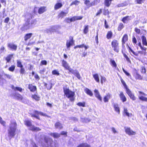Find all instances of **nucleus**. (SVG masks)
<instances>
[{"label":"nucleus","mask_w":147,"mask_h":147,"mask_svg":"<svg viewBox=\"0 0 147 147\" xmlns=\"http://www.w3.org/2000/svg\"><path fill=\"white\" fill-rule=\"evenodd\" d=\"M17 123L16 121H11L8 129V137L10 138L13 137L16 135Z\"/></svg>","instance_id":"1"},{"label":"nucleus","mask_w":147,"mask_h":147,"mask_svg":"<svg viewBox=\"0 0 147 147\" xmlns=\"http://www.w3.org/2000/svg\"><path fill=\"white\" fill-rule=\"evenodd\" d=\"M64 94L68 98H69L70 101L73 102L75 100V92L69 90V88H63Z\"/></svg>","instance_id":"2"},{"label":"nucleus","mask_w":147,"mask_h":147,"mask_svg":"<svg viewBox=\"0 0 147 147\" xmlns=\"http://www.w3.org/2000/svg\"><path fill=\"white\" fill-rule=\"evenodd\" d=\"M120 81L124 86L125 89V91L126 93L128 94L130 98L133 100H135L136 99V97L132 93V92L127 87L124 81L123 80L121 76L119 77Z\"/></svg>","instance_id":"3"},{"label":"nucleus","mask_w":147,"mask_h":147,"mask_svg":"<svg viewBox=\"0 0 147 147\" xmlns=\"http://www.w3.org/2000/svg\"><path fill=\"white\" fill-rule=\"evenodd\" d=\"M24 125L27 127H30L29 130L33 131H38L41 129L38 127H35L32 125L31 121L29 120H25L24 121Z\"/></svg>","instance_id":"4"},{"label":"nucleus","mask_w":147,"mask_h":147,"mask_svg":"<svg viewBox=\"0 0 147 147\" xmlns=\"http://www.w3.org/2000/svg\"><path fill=\"white\" fill-rule=\"evenodd\" d=\"M140 49L144 51L143 52L142 51H138L136 52H134L129 46H128V49H129V53L131 52L135 56L138 57L139 56V55L140 54V56L144 55H145L146 54V48L142 46L141 47Z\"/></svg>","instance_id":"5"},{"label":"nucleus","mask_w":147,"mask_h":147,"mask_svg":"<svg viewBox=\"0 0 147 147\" xmlns=\"http://www.w3.org/2000/svg\"><path fill=\"white\" fill-rule=\"evenodd\" d=\"M34 113H30L31 116L32 117H35L36 119L40 120V118L39 117V115H40L41 116L49 117L47 114L44 113L41 111H39L37 110H35L33 111Z\"/></svg>","instance_id":"6"},{"label":"nucleus","mask_w":147,"mask_h":147,"mask_svg":"<svg viewBox=\"0 0 147 147\" xmlns=\"http://www.w3.org/2000/svg\"><path fill=\"white\" fill-rule=\"evenodd\" d=\"M111 46L113 50L117 53L119 52L120 50L119 41L116 39H114L111 42Z\"/></svg>","instance_id":"7"},{"label":"nucleus","mask_w":147,"mask_h":147,"mask_svg":"<svg viewBox=\"0 0 147 147\" xmlns=\"http://www.w3.org/2000/svg\"><path fill=\"white\" fill-rule=\"evenodd\" d=\"M44 140L47 144V147H54L55 146V143L52 138L45 136Z\"/></svg>","instance_id":"8"},{"label":"nucleus","mask_w":147,"mask_h":147,"mask_svg":"<svg viewBox=\"0 0 147 147\" xmlns=\"http://www.w3.org/2000/svg\"><path fill=\"white\" fill-rule=\"evenodd\" d=\"M30 28V21L27 20L25 23L23 24L21 28L20 29L22 31H23L29 29Z\"/></svg>","instance_id":"9"},{"label":"nucleus","mask_w":147,"mask_h":147,"mask_svg":"<svg viewBox=\"0 0 147 147\" xmlns=\"http://www.w3.org/2000/svg\"><path fill=\"white\" fill-rule=\"evenodd\" d=\"M74 37L72 36H70L69 37V40H67L66 42V46L67 48H68L70 47L71 46L74 45Z\"/></svg>","instance_id":"10"},{"label":"nucleus","mask_w":147,"mask_h":147,"mask_svg":"<svg viewBox=\"0 0 147 147\" xmlns=\"http://www.w3.org/2000/svg\"><path fill=\"white\" fill-rule=\"evenodd\" d=\"M136 70V73L133 74V76L136 80H142L143 79V76H142Z\"/></svg>","instance_id":"11"},{"label":"nucleus","mask_w":147,"mask_h":147,"mask_svg":"<svg viewBox=\"0 0 147 147\" xmlns=\"http://www.w3.org/2000/svg\"><path fill=\"white\" fill-rule=\"evenodd\" d=\"M125 133L129 135H135L136 134L135 131H133L129 127H125Z\"/></svg>","instance_id":"12"},{"label":"nucleus","mask_w":147,"mask_h":147,"mask_svg":"<svg viewBox=\"0 0 147 147\" xmlns=\"http://www.w3.org/2000/svg\"><path fill=\"white\" fill-rule=\"evenodd\" d=\"M128 38L127 34H125L122 37L121 39V43L122 47H125V44L128 40Z\"/></svg>","instance_id":"13"},{"label":"nucleus","mask_w":147,"mask_h":147,"mask_svg":"<svg viewBox=\"0 0 147 147\" xmlns=\"http://www.w3.org/2000/svg\"><path fill=\"white\" fill-rule=\"evenodd\" d=\"M94 92L95 97L100 101H102V98L98 90L97 89H95Z\"/></svg>","instance_id":"14"},{"label":"nucleus","mask_w":147,"mask_h":147,"mask_svg":"<svg viewBox=\"0 0 147 147\" xmlns=\"http://www.w3.org/2000/svg\"><path fill=\"white\" fill-rule=\"evenodd\" d=\"M28 88L31 92H34L37 90L36 87L35 86H33L32 84L28 85Z\"/></svg>","instance_id":"15"},{"label":"nucleus","mask_w":147,"mask_h":147,"mask_svg":"<svg viewBox=\"0 0 147 147\" xmlns=\"http://www.w3.org/2000/svg\"><path fill=\"white\" fill-rule=\"evenodd\" d=\"M120 100L123 102L126 101L127 98L123 92H120L119 94Z\"/></svg>","instance_id":"16"},{"label":"nucleus","mask_w":147,"mask_h":147,"mask_svg":"<svg viewBox=\"0 0 147 147\" xmlns=\"http://www.w3.org/2000/svg\"><path fill=\"white\" fill-rule=\"evenodd\" d=\"M95 1H94L91 3H90V1L89 0H85L84 2V3L86 6H88L89 7H90L95 5Z\"/></svg>","instance_id":"17"},{"label":"nucleus","mask_w":147,"mask_h":147,"mask_svg":"<svg viewBox=\"0 0 147 147\" xmlns=\"http://www.w3.org/2000/svg\"><path fill=\"white\" fill-rule=\"evenodd\" d=\"M68 11H67L65 12L63 11H61L58 15V18H62L66 16L68 13Z\"/></svg>","instance_id":"18"},{"label":"nucleus","mask_w":147,"mask_h":147,"mask_svg":"<svg viewBox=\"0 0 147 147\" xmlns=\"http://www.w3.org/2000/svg\"><path fill=\"white\" fill-rule=\"evenodd\" d=\"M47 10V7L46 6L40 7L38 9V12L40 14H42L45 12Z\"/></svg>","instance_id":"19"},{"label":"nucleus","mask_w":147,"mask_h":147,"mask_svg":"<svg viewBox=\"0 0 147 147\" xmlns=\"http://www.w3.org/2000/svg\"><path fill=\"white\" fill-rule=\"evenodd\" d=\"M55 128L59 129H60L63 128V127L62 124L59 121H57L55 124Z\"/></svg>","instance_id":"20"},{"label":"nucleus","mask_w":147,"mask_h":147,"mask_svg":"<svg viewBox=\"0 0 147 147\" xmlns=\"http://www.w3.org/2000/svg\"><path fill=\"white\" fill-rule=\"evenodd\" d=\"M111 96V95L109 93L107 94L103 98V101L105 102H107L109 101Z\"/></svg>","instance_id":"21"},{"label":"nucleus","mask_w":147,"mask_h":147,"mask_svg":"<svg viewBox=\"0 0 147 147\" xmlns=\"http://www.w3.org/2000/svg\"><path fill=\"white\" fill-rule=\"evenodd\" d=\"M31 97L33 99L36 101H38L40 100V97L38 94H32Z\"/></svg>","instance_id":"22"},{"label":"nucleus","mask_w":147,"mask_h":147,"mask_svg":"<svg viewBox=\"0 0 147 147\" xmlns=\"http://www.w3.org/2000/svg\"><path fill=\"white\" fill-rule=\"evenodd\" d=\"M14 96L16 99L19 100H22L23 98L22 96L19 93H16L14 94Z\"/></svg>","instance_id":"23"},{"label":"nucleus","mask_w":147,"mask_h":147,"mask_svg":"<svg viewBox=\"0 0 147 147\" xmlns=\"http://www.w3.org/2000/svg\"><path fill=\"white\" fill-rule=\"evenodd\" d=\"M32 35V33H28L25 34L24 36V41H26L30 39Z\"/></svg>","instance_id":"24"},{"label":"nucleus","mask_w":147,"mask_h":147,"mask_svg":"<svg viewBox=\"0 0 147 147\" xmlns=\"http://www.w3.org/2000/svg\"><path fill=\"white\" fill-rule=\"evenodd\" d=\"M7 46L11 49L14 51H16L17 49V46L13 44L9 43Z\"/></svg>","instance_id":"25"},{"label":"nucleus","mask_w":147,"mask_h":147,"mask_svg":"<svg viewBox=\"0 0 147 147\" xmlns=\"http://www.w3.org/2000/svg\"><path fill=\"white\" fill-rule=\"evenodd\" d=\"M62 66L65 69L67 70L68 69V68L69 67V66L66 61H65L64 60H63L62 61Z\"/></svg>","instance_id":"26"},{"label":"nucleus","mask_w":147,"mask_h":147,"mask_svg":"<svg viewBox=\"0 0 147 147\" xmlns=\"http://www.w3.org/2000/svg\"><path fill=\"white\" fill-rule=\"evenodd\" d=\"M113 36V33L111 30L108 31L107 33L106 37L107 39H109L112 38Z\"/></svg>","instance_id":"27"},{"label":"nucleus","mask_w":147,"mask_h":147,"mask_svg":"<svg viewBox=\"0 0 147 147\" xmlns=\"http://www.w3.org/2000/svg\"><path fill=\"white\" fill-rule=\"evenodd\" d=\"M63 5L61 3H57L54 5V9L57 10L61 7Z\"/></svg>","instance_id":"28"},{"label":"nucleus","mask_w":147,"mask_h":147,"mask_svg":"<svg viewBox=\"0 0 147 147\" xmlns=\"http://www.w3.org/2000/svg\"><path fill=\"white\" fill-rule=\"evenodd\" d=\"M85 92L88 95L90 96H92L93 95V94L92 92L87 88H86L84 89Z\"/></svg>","instance_id":"29"},{"label":"nucleus","mask_w":147,"mask_h":147,"mask_svg":"<svg viewBox=\"0 0 147 147\" xmlns=\"http://www.w3.org/2000/svg\"><path fill=\"white\" fill-rule=\"evenodd\" d=\"M13 56V54H9L5 58L6 61V63H9L11 61Z\"/></svg>","instance_id":"30"},{"label":"nucleus","mask_w":147,"mask_h":147,"mask_svg":"<svg viewBox=\"0 0 147 147\" xmlns=\"http://www.w3.org/2000/svg\"><path fill=\"white\" fill-rule=\"evenodd\" d=\"M113 0H105L104 4L105 6L109 7L111 4L112 1Z\"/></svg>","instance_id":"31"},{"label":"nucleus","mask_w":147,"mask_h":147,"mask_svg":"<svg viewBox=\"0 0 147 147\" xmlns=\"http://www.w3.org/2000/svg\"><path fill=\"white\" fill-rule=\"evenodd\" d=\"M141 39L143 45L147 46V41L146 37L143 35L141 37Z\"/></svg>","instance_id":"32"},{"label":"nucleus","mask_w":147,"mask_h":147,"mask_svg":"<svg viewBox=\"0 0 147 147\" xmlns=\"http://www.w3.org/2000/svg\"><path fill=\"white\" fill-rule=\"evenodd\" d=\"M110 13V12L108 9L105 7L103 11V14L105 16H109Z\"/></svg>","instance_id":"33"},{"label":"nucleus","mask_w":147,"mask_h":147,"mask_svg":"<svg viewBox=\"0 0 147 147\" xmlns=\"http://www.w3.org/2000/svg\"><path fill=\"white\" fill-rule=\"evenodd\" d=\"M11 88L14 91L17 90L20 92H21L22 90V89L21 88L19 87H15L13 85H12L11 86Z\"/></svg>","instance_id":"34"},{"label":"nucleus","mask_w":147,"mask_h":147,"mask_svg":"<svg viewBox=\"0 0 147 147\" xmlns=\"http://www.w3.org/2000/svg\"><path fill=\"white\" fill-rule=\"evenodd\" d=\"M113 107L115 111L118 114H119L120 111L118 105L117 104H114Z\"/></svg>","instance_id":"35"},{"label":"nucleus","mask_w":147,"mask_h":147,"mask_svg":"<svg viewBox=\"0 0 147 147\" xmlns=\"http://www.w3.org/2000/svg\"><path fill=\"white\" fill-rule=\"evenodd\" d=\"M93 77L96 82L98 83L100 82L99 76L97 74H95L93 75Z\"/></svg>","instance_id":"36"},{"label":"nucleus","mask_w":147,"mask_h":147,"mask_svg":"<svg viewBox=\"0 0 147 147\" xmlns=\"http://www.w3.org/2000/svg\"><path fill=\"white\" fill-rule=\"evenodd\" d=\"M140 71L142 74H146V69L145 66H142L140 67Z\"/></svg>","instance_id":"37"},{"label":"nucleus","mask_w":147,"mask_h":147,"mask_svg":"<svg viewBox=\"0 0 147 147\" xmlns=\"http://www.w3.org/2000/svg\"><path fill=\"white\" fill-rule=\"evenodd\" d=\"M110 64L111 66L115 68L117 67V65L115 61L113 59H111L110 60Z\"/></svg>","instance_id":"38"},{"label":"nucleus","mask_w":147,"mask_h":147,"mask_svg":"<svg viewBox=\"0 0 147 147\" xmlns=\"http://www.w3.org/2000/svg\"><path fill=\"white\" fill-rule=\"evenodd\" d=\"M84 47L85 50H86L88 48V47L86 45H85L84 44H82L80 45H77L74 47V49H76L78 48H82Z\"/></svg>","instance_id":"39"},{"label":"nucleus","mask_w":147,"mask_h":147,"mask_svg":"<svg viewBox=\"0 0 147 147\" xmlns=\"http://www.w3.org/2000/svg\"><path fill=\"white\" fill-rule=\"evenodd\" d=\"M50 135L53 136L54 138H58L60 136V134L57 133H51Z\"/></svg>","instance_id":"40"},{"label":"nucleus","mask_w":147,"mask_h":147,"mask_svg":"<svg viewBox=\"0 0 147 147\" xmlns=\"http://www.w3.org/2000/svg\"><path fill=\"white\" fill-rule=\"evenodd\" d=\"M129 17V16H128L124 17L122 18L121 20V21L123 23H125L126 22V21H128L130 20Z\"/></svg>","instance_id":"41"},{"label":"nucleus","mask_w":147,"mask_h":147,"mask_svg":"<svg viewBox=\"0 0 147 147\" xmlns=\"http://www.w3.org/2000/svg\"><path fill=\"white\" fill-rule=\"evenodd\" d=\"M124 24L122 23H120L118 25L117 30L119 31H121L124 28Z\"/></svg>","instance_id":"42"},{"label":"nucleus","mask_w":147,"mask_h":147,"mask_svg":"<svg viewBox=\"0 0 147 147\" xmlns=\"http://www.w3.org/2000/svg\"><path fill=\"white\" fill-rule=\"evenodd\" d=\"M17 66L18 67H23V65L22 64V62L20 60H18L16 61Z\"/></svg>","instance_id":"43"},{"label":"nucleus","mask_w":147,"mask_h":147,"mask_svg":"<svg viewBox=\"0 0 147 147\" xmlns=\"http://www.w3.org/2000/svg\"><path fill=\"white\" fill-rule=\"evenodd\" d=\"M138 98L142 101L147 102V97L142 96H138Z\"/></svg>","instance_id":"44"},{"label":"nucleus","mask_w":147,"mask_h":147,"mask_svg":"<svg viewBox=\"0 0 147 147\" xmlns=\"http://www.w3.org/2000/svg\"><path fill=\"white\" fill-rule=\"evenodd\" d=\"M88 27L89 26L88 25L85 26L83 30V32L84 34H86L88 32Z\"/></svg>","instance_id":"45"},{"label":"nucleus","mask_w":147,"mask_h":147,"mask_svg":"<svg viewBox=\"0 0 147 147\" xmlns=\"http://www.w3.org/2000/svg\"><path fill=\"white\" fill-rule=\"evenodd\" d=\"M44 86L47 88L48 90H50L52 88V84L51 83L47 84L46 83H44Z\"/></svg>","instance_id":"46"},{"label":"nucleus","mask_w":147,"mask_h":147,"mask_svg":"<svg viewBox=\"0 0 147 147\" xmlns=\"http://www.w3.org/2000/svg\"><path fill=\"white\" fill-rule=\"evenodd\" d=\"M19 72L20 74L23 75L25 73V69L23 67V66L22 67H20L19 70Z\"/></svg>","instance_id":"47"},{"label":"nucleus","mask_w":147,"mask_h":147,"mask_svg":"<svg viewBox=\"0 0 147 147\" xmlns=\"http://www.w3.org/2000/svg\"><path fill=\"white\" fill-rule=\"evenodd\" d=\"M15 66L14 65H12L8 68V70L11 72H13L15 69Z\"/></svg>","instance_id":"48"},{"label":"nucleus","mask_w":147,"mask_h":147,"mask_svg":"<svg viewBox=\"0 0 147 147\" xmlns=\"http://www.w3.org/2000/svg\"><path fill=\"white\" fill-rule=\"evenodd\" d=\"M77 78L79 80L81 78V76L79 72L77 71H76V72L74 74Z\"/></svg>","instance_id":"49"},{"label":"nucleus","mask_w":147,"mask_h":147,"mask_svg":"<svg viewBox=\"0 0 147 147\" xmlns=\"http://www.w3.org/2000/svg\"><path fill=\"white\" fill-rule=\"evenodd\" d=\"M52 74L53 75L58 76L59 75V73L58 71L56 69L53 70L52 72Z\"/></svg>","instance_id":"50"},{"label":"nucleus","mask_w":147,"mask_h":147,"mask_svg":"<svg viewBox=\"0 0 147 147\" xmlns=\"http://www.w3.org/2000/svg\"><path fill=\"white\" fill-rule=\"evenodd\" d=\"M80 3V1L77 0H76L73 1L70 4V5H77Z\"/></svg>","instance_id":"51"},{"label":"nucleus","mask_w":147,"mask_h":147,"mask_svg":"<svg viewBox=\"0 0 147 147\" xmlns=\"http://www.w3.org/2000/svg\"><path fill=\"white\" fill-rule=\"evenodd\" d=\"M77 105L79 107H84L85 106V103L84 102H79L77 104Z\"/></svg>","instance_id":"52"},{"label":"nucleus","mask_w":147,"mask_h":147,"mask_svg":"<svg viewBox=\"0 0 147 147\" xmlns=\"http://www.w3.org/2000/svg\"><path fill=\"white\" fill-rule=\"evenodd\" d=\"M67 70H68L69 72L73 74H74L76 72V70H74L73 69L71 68L70 66L68 68V69H67Z\"/></svg>","instance_id":"53"},{"label":"nucleus","mask_w":147,"mask_h":147,"mask_svg":"<svg viewBox=\"0 0 147 147\" xmlns=\"http://www.w3.org/2000/svg\"><path fill=\"white\" fill-rule=\"evenodd\" d=\"M123 55L124 57L126 59V60L129 62H131V61L129 58L126 55V54L125 53H123Z\"/></svg>","instance_id":"54"},{"label":"nucleus","mask_w":147,"mask_h":147,"mask_svg":"<svg viewBox=\"0 0 147 147\" xmlns=\"http://www.w3.org/2000/svg\"><path fill=\"white\" fill-rule=\"evenodd\" d=\"M106 78L105 77L101 76L100 80L102 84L103 83L106 81Z\"/></svg>","instance_id":"55"},{"label":"nucleus","mask_w":147,"mask_h":147,"mask_svg":"<svg viewBox=\"0 0 147 147\" xmlns=\"http://www.w3.org/2000/svg\"><path fill=\"white\" fill-rule=\"evenodd\" d=\"M102 13V9H100L96 13V16H99Z\"/></svg>","instance_id":"56"},{"label":"nucleus","mask_w":147,"mask_h":147,"mask_svg":"<svg viewBox=\"0 0 147 147\" xmlns=\"http://www.w3.org/2000/svg\"><path fill=\"white\" fill-rule=\"evenodd\" d=\"M145 0H135V1L136 2L137 4H141L143 3Z\"/></svg>","instance_id":"57"},{"label":"nucleus","mask_w":147,"mask_h":147,"mask_svg":"<svg viewBox=\"0 0 147 147\" xmlns=\"http://www.w3.org/2000/svg\"><path fill=\"white\" fill-rule=\"evenodd\" d=\"M95 40L96 43L97 44H98V31L97 32L96 35L95 36Z\"/></svg>","instance_id":"58"},{"label":"nucleus","mask_w":147,"mask_h":147,"mask_svg":"<svg viewBox=\"0 0 147 147\" xmlns=\"http://www.w3.org/2000/svg\"><path fill=\"white\" fill-rule=\"evenodd\" d=\"M67 131H62L61 132L60 134V135H64V136H67Z\"/></svg>","instance_id":"59"},{"label":"nucleus","mask_w":147,"mask_h":147,"mask_svg":"<svg viewBox=\"0 0 147 147\" xmlns=\"http://www.w3.org/2000/svg\"><path fill=\"white\" fill-rule=\"evenodd\" d=\"M70 18H66L65 19V21L67 23L71 22Z\"/></svg>","instance_id":"60"},{"label":"nucleus","mask_w":147,"mask_h":147,"mask_svg":"<svg viewBox=\"0 0 147 147\" xmlns=\"http://www.w3.org/2000/svg\"><path fill=\"white\" fill-rule=\"evenodd\" d=\"M46 71V69L45 68H43L42 69L40 70L39 71V73L41 74H44V73Z\"/></svg>","instance_id":"61"},{"label":"nucleus","mask_w":147,"mask_h":147,"mask_svg":"<svg viewBox=\"0 0 147 147\" xmlns=\"http://www.w3.org/2000/svg\"><path fill=\"white\" fill-rule=\"evenodd\" d=\"M132 42L134 44H136L137 43V40L136 38L134 36L133 37L132 39Z\"/></svg>","instance_id":"62"},{"label":"nucleus","mask_w":147,"mask_h":147,"mask_svg":"<svg viewBox=\"0 0 147 147\" xmlns=\"http://www.w3.org/2000/svg\"><path fill=\"white\" fill-rule=\"evenodd\" d=\"M40 63H41V65H46L47 64V62L45 60H43L41 61Z\"/></svg>","instance_id":"63"},{"label":"nucleus","mask_w":147,"mask_h":147,"mask_svg":"<svg viewBox=\"0 0 147 147\" xmlns=\"http://www.w3.org/2000/svg\"><path fill=\"white\" fill-rule=\"evenodd\" d=\"M135 31L138 34H139L141 32L140 29L136 28H135Z\"/></svg>","instance_id":"64"}]
</instances>
